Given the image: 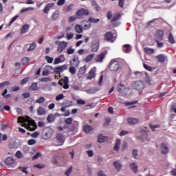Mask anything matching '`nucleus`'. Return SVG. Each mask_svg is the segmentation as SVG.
Masks as SVG:
<instances>
[{
  "instance_id": "423d86ee",
  "label": "nucleus",
  "mask_w": 176,
  "mask_h": 176,
  "mask_svg": "<svg viewBox=\"0 0 176 176\" xmlns=\"http://www.w3.org/2000/svg\"><path fill=\"white\" fill-rule=\"evenodd\" d=\"M89 10H86L85 8H81L78 11L76 12V16H78V19H80L82 16H87L89 14Z\"/></svg>"
},
{
  "instance_id": "e433bc0d",
  "label": "nucleus",
  "mask_w": 176,
  "mask_h": 176,
  "mask_svg": "<svg viewBox=\"0 0 176 176\" xmlns=\"http://www.w3.org/2000/svg\"><path fill=\"white\" fill-rule=\"evenodd\" d=\"M36 49V43L35 42L32 43L28 49V52H32Z\"/></svg>"
},
{
  "instance_id": "a211bd4d",
  "label": "nucleus",
  "mask_w": 176,
  "mask_h": 176,
  "mask_svg": "<svg viewBox=\"0 0 176 176\" xmlns=\"http://www.w3.org/2000/svg\"><path fill=\"white\" fill-rule=\"evenodd\" d=\"M53 6H54V3H48L44 8L43 12L44 13H45L46 14H47V13H49V12L50 11V9H52V8H53Z\"/></svg>"
},
{
  "instance_id": "1a4fd4ad",
  "label": "nucleus",
  "mask_w": 176,
  "mask_h": 176,
  "mask_svg": "<svg viewBox=\"0 0 176 176\" xmlns=\"http://www.w3.org/2000/svg\"><path fill=\"white\" fill-rule=\"evenodd\" d=\"M96 72H97V68L96 67H93L89 72L87 79H88L89 80H91V79H94V78H96Z\"/></svg>"
},
{
  "instance_id": "bf43d9fd",
  "label": "nucleus",
  "mask_w": 176,
  "mask_h": 176,
  "mask_svg": "<svg viewBox=\"0 0 176 176\" xmlns=\"http://www.w3.org/2000/svg\"><path fill=\"white\" fill-rule=\"evenodd\" d=\"M71 173H72V166H70L69 168H68L65 171V175L67 176H69V174H71Z\"/></svg>"
},
{
  "instance_id": "20e7f679",
  "label": "nucleus",
  "mask_w": 176,
  "mask_h": 176,
  "mask_svg": "<svg viewBox=\"0 0 176 176\" xmlns=\"http://www.w3.org/2000/svg\"><path fill=\"white\" fill-rule=\"evenodd\" d=\"M56 140L58 144H55V146H61V145H64V142H65V137L61 133H58L56 137Z\"/></svg>"
},
{
  "instance_id": "c85d7f7f",
  "label": "nucleus",
  "mask_w": 176,
  "mask_h": 176,
  "mask_svg": "<svg viewBox=\"0 0 176 176\" xmlns=\"http://www.w3.org/2000/svg\"><path fill=\"white\" fill-rule=\"evenodd\" d=\"M159 63H164L167 60V57L164 55H158L157 56Z\"/></svg>"
},
{
  "instance_id": "ea45409f",
  "label": "nucleus",
  "mask_w": 176,
  "mask_h": 176,
  "mask_svg": "<svg viewBox=\"0 0 176 176\" xmlns=\"http://www.w3.org/2000/svg\"><path fill=\"white\" fill-rule=\"evenodd\" d=\"M46 99H45V97L41 96L38 100H36V102L37 104H43V102H45Z\"/></svg>"
},
{
  "instance_id": "052dcab7",
  "label": "nucleus",
  "mask_w": 176,
  "mask_h": 176,
  "mask_svg": "<svg viewBox=\"0 0 176 176\" xmlns=\"http://www.w3.org/2000/svg\"><path fill=\"white\" fill-rule=\"evenodd\" d=\"M63 98H64V95L63 94H60L56 97V100L60 101V100H63Z\"/></svg>"
},
{
  "instance_id": "0eeeda50",
  "label": "nucleus",
  "mask_w": 176,
  "mask_h": 176,
  "mask_svg": "<svg viewBox=\"0 0 176 176\" xmlns=\"http://www.w3.org/2000/svg\"><path fill=\"white\" fill-rule=\"evenodd\" d=\"M104 39L108 42H115L116 37L113 36V34H112V33H111L110 32H107L104 34Z\"/></svg>"
},
{
  "instance_id": "4468645a",
  "label": "nucleus",
  "mask_w": 176,
  "mask_h": 176,
  "mask_svg": "<svg viewBox=\"0 0 176 176\" xmlns=\"http://www.w3.org/2000/svg\"><path fill=\"white\" fill-rule=\"evenodd\" d=\"M79 61V57L75 56L73 59L72 61H70V65H74V67H79L80 64Z\"/></svg>"
},
{
  "instance_id": "680f3d73",
  "label": "nucleus",
  "mask_w": 176,
  "mask_h": 176,
  "mask_svg": "<svg viewBox=\"0 0 176 176\" xmlns=\"http://www.w3.org/2000/svg\"><path fill=\"white\" fill-rule=\"evenodd\" d=\"M29 81H30V78L26 77L21 81V85H25V83H27V82H29Z\"/></svg>"
},
{
  "instance_id": "4c0bfd02",
  "label": "nucleus",
  "mask_w": 176,
  "mask_h": 176,
  "mask_svg": "<svg viewBox=\"0 0 176 176\" xmlns=\"http://www.w3.org/2000/svg\"><path fill=\"white\" fill-rule=\"evenodd\" d=\"M58 16H60V13L58 12V11H55L52 16V20H57V19H58Z\"/></svg>"
},
{
  "instance_id": "6e6552de",
  "label": "nucleus",
  "mask_w": 176,
  "mask_h": 176,
  "mask_svg": "<svg viewBox=\"0 0 176 176\" xmlns=\"http://www.w3.org/2000/svg\"><path fill=\"white\" fill-rule=\"evenodd\" d=\"M67 65H63L62 66H56L54 68V71L56 74H61L67 69Z\"/></svg>"
},
{
  "instance_id": "c03bdc74",
  "label": "nucleus",
  "mask_w": 176,
  "mask_h": 176,
  "mask_svg": "<svg viewBox=\"0 0 176 176\" xmlns=\"http://www.w3.org/2000/svg\"><path fill=\"white\" fill-rule=\"evenodd\" d=\"M17 19H19V15H16L15 16L12 17L8 25L9 26L12 25V24H13V23L15 22L16 20H17Z\"/></svg>"
},
{
  "instance_id": "774afa93",
  "label": "nucleus",
  "mask_w": 176,
  "mask_h": 176,
  "mask_svg": "<svg viewBox=\"0 0 176 176\" xmlns=\"http://www.w3.org/2000/svg\"><path fill=\"white\" fill-rule=\"evenodd\" d=\"M65 123L66 124H71V123H72V118H69L67 120H65Z\"/></svg>"
},
{
  "instance_id": "a19ab883",
  "label": "nucleus",
  "mask_w": 176,
  "mask_h": 176,
  "mask_svg": "<svg viewBox=\"0 0 176 176\" xmlns=\"http://www.w3.org/2000/svg\"><path fill=\"white\" fill-rule=\"evenodd\" d=\"M15 155L18 157V159H23V157H24V155H23V153H21L20 151H16Z\"/></svg>"
},
{
  "instance_id": "69168bd1",
  "label": "nucleus",
  "mask_w": 176,
  "mask_h": 176,
  "mask_svg": "<svg viewBox=\"0 0 176 176\" xmlns=\"http://www.w3.org/2000/svg\"><path fill=\"white\" fill-rule=\"evenodd\" d=\"M28 145H35L36 144V141L34 139L30 140L28 142Z\"/></svg>"
},
{
  "instance_id": "6e6d98bb",
  "label": "nucleus",
  "mask_w": 176,
  "mask_h": 176,
  "mask_svg": "<svg viewBox=\"0 0 176 176\" xmlns=\"http://www.w3.org/2000/svg\"><path fill=\"white\" fill-rule=\"evenodd\" d=\"M69 72L70 74H72V75H75V74H76V69H75V67H74V66H72L69 68Z\"/></svg>"
},
{
  "instance_id": "aec40b11",
  "label": "nucleus",
  "mask_w": 176,
  "mask_h": 176,
  "mask_svg": "<svg viewBox=\"0 0 176 176\" xmlns=\"http://www.w3.org/2000/svg\"><path fill=\"white\" fill-rule=\"evenodd\" d=\"M104 58H105V54L102 53L96 56L95 60L96 63H102V60H104Z\"/></svg>"
},
{
  "instance_id": "58836bf2",
  "label": "nucleus",
  "mask_w": 176,
  "mask_h": 176,
  "mask_svg": "<svg viewBox=\"0 0 176 176\" xmlns=\"http://www.w3.org/2000/svg\"><path fill=\"white\" fill-rule=\"evenodd\" d=\"M63 105H65L66 108H69V107H72V100H66L65 103H63Z\"/></svg>"
},
{
  "instance_id": "f8f14e48",
  "label": "nucleus",
  "mask_w": 176,
  "mask_h": 176,
  "mask_svg": "<svg viewBox=\"0 0 176 176\" xmlns=\"http://www.w3.org/2000/svg\"><path fill=\"white\" fill-rule=\"evenodd\" d=\"M163 31L157 30L155 34V38L157 41H162L163 39Z\"/></svg>"
},
{
  "instance_id": "473e14b6",
  "label": "nucleus",
  "mask_w": 176,
  "mask_h": 176,
  "mask_svg": "<svg viewBox=\"0 0 176 176\" xmlns=\"http://www.w3.org/2000/svg\"><path fill=\"white\" fill-rule=\"evenodd\" d=\"M94 57V54H89L85 58V63H90V61H91V60H93Z\"/></svg>"
},
{
  "instance_id": "2f4dec72",
  "label": "nucleus",
  "mask_w": 176,
  "mask_h": 176,
  "mask_svg": "<svg viewBox=\"0 0 176 176\" xmlns=\"http://www.w3.org/2000/svg\"><path fill=\"white\" fill-rule=\"evenodd\" d=\"M47 120L49 123H53L56 120V117L53 114H50L47 118Z\"/></svg>"
},
{
  "instance_id": "f03ea898",
  "label": "nucleus",
  "mask_w": 176,
  "mask_h": 176,
  "mask_svg": "<svg viewBox=\"0 0 176 176\" xmlns=\"http://www.w3.org/2000/svg\"><path fill=\"white\" fill-rule=\"evenodd\" d=\"M109 69L111 72H118V71L120 69V64L119 63V61L112 59L109 63Z\"/></svg>"
},
{
  "instance_id": "864d4df0",
  "label": "nucleus",
  "mask_w": 176,
  "mask_h": 176,
  "mask_svg": "<svg viewBox=\"0 0 176 176\" xmlns=\"http://www.w3.org/2000/svg\"><path fill=\"white\" fill-rule=\"evenodd\" d=\"M34 168H45V164H35L34 165Z\"/></svg>"
},
{
  "instance_id": "e2e57ef3",
  "label": "nucleus",
  "mask_w": 176,
  "mask_h": 176,
  "mask_svg": "<svg viewBox=\"0 0 176 176\" xmlns=\"http://www.w3.org/2000/svg\"><path fill=\"white\" fill-rule=\"evenodd\" d=\"M61 63V58H56L54 60V65H57V64H60Z\"/></svg>"
},
{
  "instance_id": "cd10ccee",
  "label": "nucleus",
  "mask_w": 176,
  "mask_h": 176,
  "mask_svg": "<svg viewBox=\"0 0 176 176\" xmlns=\"http://www.w3.org/2000/svg\"><path fill=\"white\" fill-rule=\"evenodd\" d=\"M123 52L124 53H130V52H131V45H130V44L124 45Z\"/></svg>"
},
{
  "instance_id": "7ed1b4c3",
  "label": "nucleus",
  "mask_w": 176,
  "mask_h": 176,
  "mask_svg": "<svg viewBox=\"0 0 176 176\" xmlns=\"http://www.w3.org/2000/svg\"><path fill=\"white\" fill-rule=\"evenodd\" d=\"M53 129L47 128L43 131L42 138L43 140H49V138H51L52 135H53Z\"/></svg>"
},
{
  "instance_id": "09e8293b",
  "label": "nucleus",
  "mask_w": 176,
  "mask_h": 176,
  "mask_svg": "<svg viewBox=\"0 0 176 176\" xmlns=\"http://www.w3.org/2000/svg\"><path fill=\"white\" fill-rule=\"evenodd\" d=\"M41 82H52V78L50 77H45L40 79Z\"/></svg>"
},
{
  "instance_id": "f257e3e1",
  "label": "nucleus",
  "mask_w": 176,
  "mask_h": 176,
  "mask_svg": "<svg viewBox=\"0 0 176 176\" xmlns=\"http://www.w3.org/2000/svg\"><path fill=\"white\" fill-rule=\"evenodd\" d=\"M18 123H21L23 127H25L30 131H34L36 129V124L35 121L32 120L30 117H19Z\"/></svg>"
},
{
  "instance_id": "72a5a7b5",
  "label": "nucleus",
  "mask_w": 176,
  "mask_h": 176,
  "mask_svg": "<svg viewBox=\"0 0 176 176\" xmlns=\"http://www.w3.org/2000/svg\"><path fill=\"white\" fill-rule=\"evenodd\" d=\"M30 90L32 91H36V90H38V83L34 82L31 85V86L29 87Z\"/></svg>"
},
{
  "instance_id": "9d476101",
  "label": "nucleus",
  "mask_w": 176,
  "mask_h": 176,
  "mask_svg": "<svg viewBox=\"0 0 176 176\" xmlns=\"http://www.w3.org/2000/svg\"><path fill=\"white\" fill-rule=\"evenodd\" d=\"M68 46V43L63 41L58 44L57 51L58 53H63V50Z\"/></svg>"
},
{
  "instance_id": "dca6fc26",
  "label": "nucleus",
  "mask_w": 176,
  "mask_h": 176,
  "mask_svg": "<svg viewBox=\"0 0 176 176\" xmlns=\"http://www.w3.org/2000/svg\"><path fill=\"white\" fill-rule=\"evenodd\" d=\"M129 166L131 170H132L133 173H138V164H137V163L132 162L130 164Z\"/></svg>"
},
{
  "instance_id": "c9c22d12",
  "label": "nucleus",
  "mask_w": 176,
  "mask_h": 176,
  "mask_svg": "<svg viewBox=\"0 0 176 176\" xmlns=\"http://www.w3.org/2000/svg\"><path fill=\"white\" fill-rule=\"evenodd\" d=\"M144 52L146 54H153L155 53V50L149 47L144 48Z\"/></svg>"
},
{
  "instance_id": "c756f323",
  "label": "nucleus",
  "mask_w": 176,
  "mask_h": 176,
  "mask_svg": "<svg viewBox=\"0 0 176 176\" xmlns=\"http://www.w3.org/2000/svg\"><path fill=\"white\" fill-rule=\"evenodd\" d=\"M114 167H116L117 171H120V168H122V164H120V162L116 161L113 162Z\"/></svg>"
},
{
  "instance_id": "603ef678",
  "label": "nucleus",
  "mask_w": 176,
  "mask_h": 176,
  "mask_svg": "<svg viewBox=\"0 0 176 176\" xmlns=\"http://www.w3.org/2000/svg\"><path fill=\"white\" fill-rule=\"evenodd\" d=\"M168 41L170 43H175V41L174 40V37H173V34L171 33L168 36Z\"/></svg>"
},
{
  "instance_id": "5fc2aeb1",
  "label": "nucleus",
  "mask_w": 176,
  "mask_h": 176,
  "mask_svg": "<svg viewBox=\"0 0 176 176\" xmlns=\"http://www.w3.org/2000/svg\"><path fill=\"white\" fill-rule=\"evenodd\" d=\"M132 155H133L134 159H138V151L133 150L132 152Z\"/></svg>"
},
{
  "instance_id": "f704fd0d",
  "label": "nucleus",
  "mask_w": 176,
  "mask_h": 176,
  "mask_svg": "<svg viewBox=\"0 0 176 176\" xmlns=\"http://www.w3.org/2000/svg\"><path fill=\"white\" fill-rule=\"evenodd\" d=\"M106 140L107 138H105V136H104L103 135L100 134L98 135V142L102 144V142H104Z\"/></svg>"
},
{
  "instance_id": "412c9836",
  "label": "nucleus",
  "mask_w": 176,
  "mask_h": 176,
  "mask_svg": "<svg viewBox=\"0 0 176 176\" xmlns=\"http://www.w3.org/2000/svg\"><path fill=\"white\" fill-rule=\"evenodd\" d=\"M37 113L38 116H42L43 115H46V110L42 107H39L37 109Z\"/></svg>"
},
{
  "instance_id": "a878e982",
  "label": "nucleus",
  "mask_w": 176,
  "mask_h": 176,
  "mask_svg": "<svg viewBox=\"0 0 176 176\" xmlns=\"http://www.w3.org/2000/svg\"><path fill=\"white\" fill-rule=\"evenodd\" d=\"M120 17H122V14H120V13L119 12L116 13L111 20V23L118 21V20H120Z\"/></svg>"
},
{
  "instance_id": "8fccbe9b",
  "label": "nucleus",
  "mask_w": 176,
  "mask_h": 176,
  "mask_svg": "<svg viewBox=\"0 0 176 176\" xmlns=\"http://www.w3.org/2000/svg\"><path fill=\"white\" fill-rule=\"evenodd\" d=\"M27 63H30V58L29 57H25L22 59V64L23 65H25Z\"/></svg>"
},
{
  "instance_id": "4be33fe9",
  "label": "nucleus",
  "mask_w": 176,
  "mask_h": 176,
  "mask_svg": "<svg viewBox=\"0 0 176 176\" xmlns=\"http://www.w3.org/2000/svg\"><path fill=\"white\" fill-rule=\"evenodd\" d=\"M93 126L90 125H85L83 126V131H85V133H86V134H89V133H90V131H93Z\"/></svg>"
},
{
  "instance_id": "de8ad7c7",
  "label": "nucleus",
  "mask_w": 176,
  "mask_h": 176,
  "mask_svg": "<svg viewBox=\"0 0 176 176\" xmlns=\"http://www.w3.org/2000/svg\"><path fill=\"white\" fill-rule=\"evenodd\" d=\"M67 54H74V53H75V49L70 47L67 49Z\"/></svg>"
},
{
  "instance_id": "37998d69",
  "label": "nucleus",
  "mask_w": 176,
  "mask_h": 176,
  "mask_svg": "<svg viewBox=\"0 0 176 176\" xmlns=\"http://www.w3.org/2000/svg\"><path fill=\"white\" fill-rule=\"evenodd\" d=\"M88 20L89 21H90V23H98V21H100V19H95L93 17H90Z\"/></svg>"
},
{
  "instance_id": "3c124183",
  "label": "nucleus",
  "mask_w": 176,
  "mask_h": 176,
  "mask_svg": "<svg viewBox=\"0 0 176 176\" xmlns=\"http://www.w3.org/2000/svg\"><path fill=\"white\" fill-rule=\"evenodd\" d=\"M79 19V16H76L75 15H73L69 18V22L72 23V21H75V20Z\"/></svg>"
},
{
  "instance_id": "5701e85b",
  "label": "nucleus",
  "mask_w": 176,
  "mask_h": 176,
  "mask_svg": "<svg viewBox=\"0 0 176 176\" xmlns=\"http://www.w3.org/2000/svg\"><path fill=\"white\" fill-rule=\"evenodd\" d=\"M74 30L76 31V34H82V32H83V28L79 24L75 25Z\"/></svg>"
},
{
  "instance_id": "79ce46f5",
  "label": "nucleus",
  "mask_w": 176,
  "mask_h": 176,
  "mask_svg": "<svg viewBox=\"0 0 176 176\" xmlns=\"http://www.w3.org/2000/svg\"><path fill=\"white\" fill-rule=\"evenodd\" d=\"M30 10H34V8L32 7H28V8H23L21 10V13H24L25 12H28Z\"/></svg>"
},
{
  "instance_id": "49530a36",
  "label": "nucleus",
  "mask_w": 176,
  "mask_h": 176,
  "mask_svg": "<svg viewBox=\"0 0 176 176\" xmlns=\"http://www.w3.org/2000/svg\"><path fill=\"white\" fill-rule=\"evenodd\" d=\"M30 151H31V148L27 146H24L23 147V153H29Z\"/></svg>"
},
{
  "instance_id": "9b49d317",
  "label": "nucleus",
  "mask_w": 176,
  "mask_h": 176,
  "mask_svg": "<svg viewBox=\"0 0 176 176\" xmlns=\"http://www.w3.org/2000/svg\"><path fill=\"white\" fill-rule=\"evenodd\" d=\"M160 149L162 155H167L168 153V147L166 144L162 143L160 146Z\"/></svg>"
},
{
  "instance_id": "13d9d810",
  "label": "nucleus",
  "mask_w": 176,
  "mask_h": 176,
  "mask_svg": "<svg viewBox=\"0 0 176 176\" xmlns=\"http://www.w3.org/2000/svg\"><path fill=\"white\" fill-rule=\"evenodd\" d=\"M144 67L145 68V69H147V71H150V72H152L153 71V69L152 68V67L151 66H148V65L144 63Z\"/></svg>"
},
{
  "instance_id": "6ab92c4d",
  "label": "nucleus",
  "mask_w": 176,
  "mask_h": 176,
  "mask_svg": "<svg viewBox=\"0 0 176 176\" xmlns=\"http://www.w3.org/2000/svg\"><path fill=\"white\" fill-rule=\"evenodd\" d=\"M120 145H121V141L120 139H118L116 142L113 151H115V152H119V151H120Z\"/></svg>"
},
{
  "instance_id": "4d7b16f0",
  "label": "nucleus",
  "mask_w": 176,
  "mask_h": 176,
  "mask_svg": "<svg viewBox=\"0 0 176 176\" xmlns=\"http://www.w3.org/2000/svg\"><path fill=\"white\" fill-rule=\"evenodd\" d=\"M45 60L47 61L49 64H52V63H53V58L49 56H45Z\"/></svg>"
},
{
  "instance_id": "7c9ffc66",
  "label": "nucleus",
  "mask_w": 176,
  "mask_h": 176,
  "mask_svg": "<svg viewBox=\"0 0 176 176\" xmlns=\"http://www.w3.org/2000/svg\"><path fill=\"white\" fill-rule=\"evenodd\" d=\"M67 83H69V78H68V77L65 76L64 78V79H61L60 81H59V85L60 86H63V85H65V84H67Z\"/></svg>"
},
{
  "instance_id": "338daca9",
  "label": "nucleus",
  "mask_w": 176,
  "mask_h": 176,
  "mask_svg": "<svg viewBox=\"0 0 176 176\" xmlns=\"http://www.w3.org/2000/svg\"><path fill=\"white\" fill-rule=\"evenodd\" d=\"M38 136H39V132L38 131H36L31 134V137H32L33 138H38Z\"/></svg>"
},
{
  "instance_id": "b1692460",
  "label": "nucleus",
  "mask_w": 176,
  "mask_h": 176,
  "mask_svg": "<svg viewBox=\"0 0 176 176\" xmlns=\"http://www.w3.org/2000/svg\"><path fill=\"white\" fill-rule=\"evenodd\" d=\"M30 29V25L25 24L22 26V28L21 30V32L22 34H27V31Z\"/></svg>"
},
{
  "instance_id": "2eb2a0df",
  "label": "nucleus",
  "mask_w": 176,
  "mask_h": 176,
  "mask_svg": "<svg viewBox=\"0 0 176 176\" xmlns=\"http://www.w3.org/2000/svg\"><path fill=\"white\" fill-rule=\"evenodd\" d=\"M86 65H85L82 67H80L79 71H78V78L79 79H80V78H82L83 76V75H85V72H86Z\"/></svg>"
},
{
  "instance_id": "f3484780",
  "label": "nucleus",
  "mask_w": 176,
  "mask_h": 176,
  "mask_svg": "<svg viewBox=\"0 0 176 176\" xmlns=\"http://www.w3.org/2000/svg\"><path fill=\"white\" fill-rule=\"evenodd\" d=\"M117 90L118 92H120L121 94H126V87L122 84H120L118 87Z\"/></svg>"
},
{
  "instance_id": "39448f33",
  "label": "nucleus",
  "mask_w": 176,
  "mask_h": 176,
  "mask_svg": "<svg viewBox=\"0 0 176 176\" xmlns=\"http://www.w3.org/2000/svg\"><path fill=\"white\" fill-rule=\"evenodd\" d=\"M133 89H135V90H144L145 88V85H144L143 82L141 80H138L135 82L132 85Z\"/></svg>"
},
{
  "instance_id": "0e129e2a",
  "label": "nucleus",
  "mask_w": 176,
  "mask_h": 176,
  "mask_svg": "<svg viewBox=\"0 0 176 176\" xmlns=\"http://www.w3.org/2000/svg\"><path fill=\"white\" fill-rule=\"evenodd\" d=\"M66 38L68 41L72 39V38H74V34L73 33H68L67 35H66Z\"/></svg>"
},
{
  "instance_id": "bb28decb",
  "label": "nucleus",
  "mask_w": 176,
  "mask_h": 176,
  "mask_svg": "<svg viewBox=\"0 0 176 176\" xmlns=\"http://www.w3.org/2000/svg\"><path fill=\"white\" fill-rule=\"evenodd\" d=\"M127 122L129 124H136V123L138 122V119L134 118H129L127 119Z\"/></svg>"
},
{
  "instance_id": "393cba45",
  "label": "nucleus",
  "mask_w": 176,
  "mask_h": 176,
  "mask_svg": "<svg viewBox=\"0 0 176 176\" xmlns=\"http://www.w3.org/2000/svg\"><path fill=\"white\" fill-rule=\"evenodd\" d=\"M97 91H98V88L97 87L88 89L85 91V92L88 94H95V93H97Z\"/></svg>"
},
{
  "instance_id": "ddd939ff",
  "label": "nucleus",
  "mask_w": 176,
  "mask_h": 176,
  "mask_svg": "<svg viewBox=\"0 0 176 176\" xmlns=\"http://www.w3.org/2000/svg\"><path fill=\"white\" fill-rule=\"evenodd\" d=\"M16 160L12 157H8L6 159L5 163L7 166H11V164H14Z\"/></svg>"
},
{
  "instance_id": "a18cd8bd",
  "label": "nucleus",
  "mask_w": 176,
  "mask_h": 176,
  "mask_svg": "<svg viewBox=\"0 0 176 176\" xmlns=\"http://www.w3.org/2000/svg\"><path fill=\"white\" fill-rule=\"evenodd\" d=\"M159 127H160V125L159 124H155V125L152 124H150V128L153 131H155V129H159Z\"/></svg>"
}]
</instances>
